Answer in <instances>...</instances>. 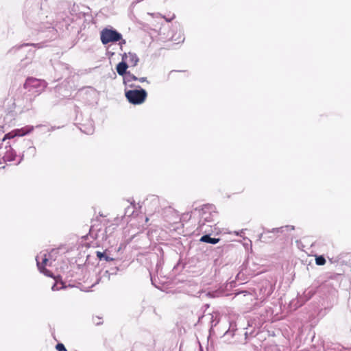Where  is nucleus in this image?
I'll use <instances>...</instances> for the list:
<instances>
[{"label": "nucleus", "mask_w": 351, "mask_h": 351, "mask_svg": "<svg viewBox=\"0 0 351 351\" xmlns=\"http://www.w3.org/2000/svg\"><path fill=\"white\" fill-rule=\"evenodd\" d=\"M137 81H139L140 82H148V81L147 80V77H138V80Z\"/></svg>", "instance_id": "b1692460"}, {"label": "nucleus", "mask_w": 351, "mask_h": 351, "mask_svg": "<svg viewBox=\"0 0 351 351\" xmlns=\"http://www.w3.org/2000/svg\"><path fill=\"white\" fill-rule=\"evenodd\" d=\"M119 270L118 267L112 268L110 271L106 270L103 274L102 277H106L108 279L110 278V275H115L117 274V271Z\"/></svg>", "instance_id": "f3484780"}, {"label": "nucleus", "mask_w": 351, "mask_h": 351, "mask_svg": "<svg viewBox=\"0 0 351 351\" xmlns=\"http://www.w3.org/2000/svg\"><path fill=\"white\" fill-rule=\"evenodd\" d=\"M32 45H34V46H36V45H40V44H39V43H37V44H33Z\"/></svg>", "instance_id": "c756f323"}, {"label": "nucleus", "mask_w": 351, "mask_h": 351, "mask_svg": "<svg viewBox=\"0 0 351 351\" xmlns=\"http://www.w3.org/2000/svg\"><path fill=\"white\" fill-rule=\"evenodd\" d=\"M28 46H29V44L26 43V44H24V45H22L19 46V47H18V49H23V48H24V47H28Z\"/></svg>", "instance_id": "a878e982"}, {"label": "nucleus", "mask_w": 351, "mask_h": 351, "mask_svg": "<svg viewBox=\"0 0 351 351\" xmlns=\"http://www.w3.org/2000/svg\"><path fill=\"white\" fill-rule=\"evenodd\" d=\"M138 77L135 76L134 75L132 74L130 72H128L124 77H123V83L125 85L128 86L129 87L134 88L136 87L135 85L132 84L131 82L132 81H137Z\"/></svg>", "instance_id": "f8f14e48"}, {"label": "nucleus", "mask_w": 351, "mask_h": 351, "mask_svg": "<svg viewBox=\"0 0 351 351\" xmlns=\"http://www.w3.org/2000/svg\"><path fill=\"white\" fill-rule=\"evenodd\" d=\"M134 213V208L133 206H128L125 209V215L130 216Z\"/></svg>", "instance_id": "6ab92c4d"}, {"label": "nucleus", "mask_w": 351, "mask_h": 351, "mask_svg": "<svg viewBox=\"0 0 351 351\" xmlns=\"http://www.w3.org/2000/svg\"><path fill=\"white\" fill-rule=\"evenodd\" d=\"M36 261L39 271L47 276H51V272L45 268L47 263L48 262L46 254L38 255L36 258Z\"/></svg>", "instance_id": "0eeeda50"}, {"label": "nucleus", "mask_w": 351, "mask_h": 351, "mask_svg": "<svg viewBox=\"0 0 351 351\" xmlns=\"http://www.w3.org/2000/svg\"><path fill=\"white\" fill-rule=\"evenodd\" d=\"M56 348L58 350V351H67L64 345L62 343H58L56 345Z\"/></svg>", "instance_id": "412c9836"}, {"label": "nucleus", "mask_w": 351, "mask_h": 351, "mask_svg": "<svg viewBox=\"0 0 351 351\" xmlns=\"http://www.w3.org/2000/svg\"><path fill=\"white\" fill-rule=\"evenodd\" d=\"M138 88L125 90V97L128 101L134 105L143 104L147 96V91L139 86H136Z\"/></svg>", "instance_id": "7ed1b4c3"}, {"label": "nucleus", "mask_w": 351, "mask_h": 351, "mask_svg": "<svg viewBox=\"0 0 351 351\" xmlns=\"http://www.w3.org/2000/svg\"><path fill=\"white\" fill-rule=\"evenodd\" d=\"M16 155V152L10 145L9 149L6 151L3 156V159L5 161L11 162L15 159Z\"/></svg>", "instance_id": "2eb2a0df"}, {"label": "nucleus", "mask_w": 351, "mask_h": 351, "mask_svg": "<svg viewBox=\"0 0 351 351\" xmlns=\"http://www.w3.org/2000/svg\"><path fill=\"white\" fill-rule=\"evenodd\" d=\"M199 241L201 242L206 243H210V244H217L219 243L220 239L219 238L215 237H211L209 234H204L202 236Z\"/></svg>", "instance_id": "4468645a"}, {"label": "nucleus", "mask_w": 351, "mask_h": 351, "mask_svg": "<svg viewBox=\"0 0 351 351\" xmlns=\"http://www.w3.org/2000/svg\"><path fill=\"white\" fill-rule=\"evenodd\" d=\"M55 69L56 71H58L61 73V76L58 78L59 80L60 78L64 77V76H68L71 73L70 68L67 64L59 62L56 64Z\"/></svg>", "instance_id": "1a4fd4ad"}, {"label": "nucleus", "mask_w": 351, "mask_h": 351, "mask_svg": "<svg viewBox=\"0 0 351 351\" xmlns=\"http://www.w3.org/2000/svg\"><path fill=\"white\" fill-rule=\"evenodd\" d=\"M267 230V229H265V228H263V232L260 234V235L258 236L259 240L263 239L265 241L266 239V237H265V234L269 233V232H265V231H266Z\"/></svg>", "instance_id": "5701e85b"}, {"label": "nucleus", "mask_w": 351, "mask_h": 351, "mask_svg": "<svg viewBox=\"0 0 351 351\" xmlns=\"http://www.w3.org/2000/svg\"><path fill=\"white\" fill-rule=\"evenodd\" d=\"M304 297L306 298V299L304 300V302L308 301L313 295V293L311 291H305L304 292Z\"/></svg>", "instance_id": "aec40b11"}, {"label": "nucleus", "mask_w": 351, "mask_h": 351, "mask_svg": "<svg viewBox=\"0 0 351 351\" xmlns=\"http://www.w3.org/2000/svg\"><path fill=\"white\" fill-rule=\"evenodd\" d=\"M34 128L32 125H26L19 129H15L5 134L2 138V141H5L6 139L13 138L16 136H23L32 132L34 130Z\"/></svg>", "instance_id": "39448f33"}, {"label": "nucleus", "mask_w": 351, "mask_h": 351, "mask_svg": "<svg viewBox=\"0 0 351 351\" xmlns=\"http://www.w3.org/2000/svg\"><path fill=\"white\" fill-rule=\"evenodd\" d=\"M51 289H52L53 291H56V290H58V289H59V288H58V287H57L56 284H54V285L52 286Z\"/></svg>", "instance_id": "bb28decb"}, {"label": "nucleus", "mask_w": 351, "mask_h": 351, "mask_svg": "<svg viewBox=\"0 0 351 351\" xmlns=\"http://www.w3.org/2000/svg\"><path fill=\"white\" fill-rule=\"evenodd\" d=\"M200 219L199 221V228L202 230V227L206 223H209L208 226L212 227L217 218V213L215 211V207L212 204H205L199 210Z\"/></svg>", "instance_id": "f257e3e1"}, {"label": "nucleus", "mask_w": 351, "mask_h": 351, "mask_svg": "<svg viewBox=\"0 0 351 351\" xmlns=\"http://www.w3.org/2000/svg\"><path fill=\"white\" fill-rule=\"evenodd\" d=\"M295 229L293 226L287 225L285 226H281L280 228H272L271 230H267L265 232H271L274 234L283 233L285 231H291Z\"/></svg>", "instance_id": "9d476101"}, {"label": "nucleus", "mask_w": 351, "mask_h": 351, "mask_svg": "<svg viewBox=\"0 0 351 351\" xmlns=\"http://www.w3.org/2000/svg\"><path fill=\"white\" fill-rule=\"evenodd\" d=\"M165 214H170L171 215L167 219L170 222L176 223V222H177L180 219L178 213H177L176 210L173 209L171 207H169V208H165Z\"/></svg>", "instance_id": "9b49d317"}, {"label": "nucleus", "mask_w": 351, "mask_h": 351, "mask_svg": "<svg viewBox=\"0 0 351 351\" xmlns=\"http://www.w3.org/2000/svg\"><path fill=\"white\" fill-rule=\"evenodd\" d=\"M32 28H35L36 29L38 30V31H40L43 29V27H32Z\"/></svg>", "instance_id": "cd10ccee"}, {"label": "nucleus", "mask_w": 351, "mask_h": 351, "mask_svg": "<svg viewBox=\"0 0 351 351\" xmlns=\"http://www.w3.org/2000/svg\"><path fill=\"white\" fill-rule=\"evenodd\" d=\"M47 84L45 80H40L34 77H28L24 83V88H40V90H43L47 87Z\"/></svg>", "instance_id": "423d86ee"}, {"label": "nucleus", "mask_w": 351, "mask_h": 351, "mask_svg": "<svg viewBox=\"0 0 351 351\" xmlns=\"http://www.w3.org/2000/svg\"><path fill=\"white\" fill-rule=\"evenodd\" d=\"M97 257L99 258V261H106L107 262L112 261L114 260L113 258L110 257L108 256L106 253V252H96Z\"/></svg>", "instance_id": "dca6fc26"}, {"label": "nucleus", "mask_w": 351, "mask_h": 351, "mask_svg": "<svg viewBox=\"0 0 351 351\" xmlns=\"http://www.w3.org/2000/svg\"><path fill=\"white\" fill-rule=\"evenodd\" d=\"M125 59H127V53H125L122 56V61L120 62L116 66L117 73L123 77H124L129 72L127 71L129 65Z\"/></svg>", "instance_id": "6e6552de"}, {"label": "nucleus", "mask_w": 351, "mask_h": 351, "mask_svg": "<svg viewBox=\"0 0 351 351\" xmlns=\"http://www.w3.org/2000/svg\"><path fill=\"white\" fill-rule=\"evenodd\" d=\"M126 60V62L128 64H130L132 66H135L137 65L139 58L137 56V55L134 53L129 52L127 54V59H125Z\"/></svg>", "instance_id": "ddd939ff"}, {"label": "nucleus", "mask_w": 351, "mask_h": 351, "mask_svg": "<svg viewBox=\"0 0 351 351\" xmlns=\"http://www.w3.org/2000/svg\"><path fill=\"white\" fill-rule=\"evenodd\" d=\"M39 9L38 5H37L32 10L25 12L27 24L30 25L31 23H36V25H38V23H40L41 24H44L45 23H49V21L47 20L48 16H44L43 13H38Z\"/></svg>", "instance_id": "20e7f679"}, {"label": "nucleus", "mask_w": 351, "mask_h": 351, "mask_svg": "<svg viewBox=\"0 0 351 351\" xmlns=\"http://www.w3.org/2000/svg\"><path fill=\"white\" fill-rule=\"evenodd\" d=\"M93 130H93V127H91V128H88V131H85V130H84V131H83V132H85V133H86V134H93Z\"/></svg>", "instance_id": "393cba45"}, {"label": "nucleus", "mask_w": 351, "mask_h": 351, "mask_svg": "<svg viewBox=\"0 0 351 351\" xmlns=\"http://www.w3.org/2000/svg\"><path fill=\"white\" fill-rule=\"evenodd\" d=\"M27 152L32 154L33 156H35L36 150L34 146H29L27 149Z\"/></svg>", "instance_id": "4be33fe9"}, {"label": "nucleus", "mask_w": 351, "mask_h": 351, "mask_svg": "<svg viewBox=\"0 0 351 351\" xmlns=\"http://www.w3.org/2000/svg\"><path fill=\"white\" fill-rule=\"evenodd\" d=\"M315 263L317 265H320V266L325 265L326 259L324 257V256H322V255L317 256L316 258H315Z\"/></svg>", "instance_id": "a211bd4d"}, {"label": "nucleus", "mask_w": 351, "mask_h": 351, "mask_svg": "<svg viewBox=\"0 0 351 351\" xmlns=\"http://www.w3.org/2000/svg\"><path fill=\"white\" fill-rule=\"evenodd\" d=\"M51 25H52V24H51V23H50L49 25H45V26H44V27H45V28H50V27H51Z\"/></svg>", "instance_id": "c85d7f7f"}, {"label": "nucleus", "mask_w": 351, "mask_h": 351, "mask_svg": "<svg viewBox=\"0 0 351 351\" xmlns=\"http://www.w3.org/2000/svg\"><path fill=\"white\" fill-rule=\"evenodd\" d=\"M100 39L104 45L117 41H120V45L125 44V40L122 39L121 34L113 28H104L100 33Z\"/></svg>", "instance_id": "f03ea898"}]
</instances>
